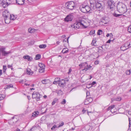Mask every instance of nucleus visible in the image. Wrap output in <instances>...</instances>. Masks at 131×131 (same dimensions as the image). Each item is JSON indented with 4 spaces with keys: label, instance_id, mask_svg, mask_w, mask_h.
Here are the masks:
<instances>
[{
    "label": "nucleus",
    "instance_id": "obj_1",
    "mask_svg": "<svg viewBox=\"0 0 131 131\" xmlns=\"http://www.w3.org/2000/svg\"><path fill=\"white\" fill-rule=\"evenodd\" d=\"M117 10L120 13H125L127 11V9L126 5L122 3L117 5Z\"/></svg>",
    "mask_w": 131,
    "mask_h": 131
},
{
    "label": "nucleus",
    "instance_id": "obj_2",
    "mask_svg": "<svg viewBox=\"0 0 131 131\" xmlns=\"http://www.w3.org/2000/svg\"><path fill=\"white\" fill-rule=\"evenodd\" d=\"M10 13L7 10L4 11L3 12V16L6 24H8L10 22Z\"/></svg>",
    "mask_w": 131,
    "mask_h": 131
},
{
    "label": "nucleus",
    "instance_id": "obj_3",
    "mask_svg": "<svg viewBox=\"0 0 131 131\" xmlns=\"http://www.w3.org/2000/svg\"><path fill=\"white\" fill-rule=\"evenodd\" d=\"M80 9L81 11L83 13H91L92 11L91 8L88 5L84 6L82 5L80 6Z\"/></svg>",
    "mask_w": 131,
    "mask_h": 131
},
{
    "label": "nucleus",
    "instance_id": "obj_4",
    "mask_svg": "<svg viewBox=\"0 0 131 131\" xmlns=\"http://www.w3.org/2000/svg\"><path fill=\"white\" fill-rule=\"evenodd\" d=\"M107 4L108 8L111 10H113L115 8V4L113 0H107Z\"/></svg>",
    "mask_w": 131,
    "mask_h": 131
},
{
    "label": "nucleus",
    "instance_id": "obj_5",
    "mask_svg": "<svg viewBox=\"0 0 131 131\" xmlns=\"http://www.w3.org/2000/svg\"><path fill=\"white\" fill-rule=\"evenodd\" d=\"M65 5L68 9L72 10L74 9L75 6L74 3L72 1L68 2L66 3Z\"/></svg>",
    "mask_w": 131,
    "mask_h": 131
},
{
    "label": "nucleus",
    "instance_id": "obj_6",
    "mask_svg": "<svg viewBox=\"0 0 131 131\" xmlns=\"http://www.w3.org/2000/svg\"><path fill=\"white\" fill-rule=\"evenodd\" d=\"M12 3L11 0H3L1 3V5L4 8H5L11 4Z\"/></svg>",
    "mask_w": 131,
    "mask_h": 131
},
{
    "label": "nucleus",
    "instance_id": "obj_7",
    "mask_svg": "<svg viewBox=\"0 0 131 131\" xmlns=\"http://www.w3.org/2000/svg\"><path fill=\"white\" fill-rule=\"evenodd\" d=\"M40 94L38 92H34L32 94V97L33 99H35L37 101L40 100Z\"/></svg>",
    "mask_w": 131,
    "mask_h": 131
},
{
    "label": "nucleus",
    "instance_id": "obj_8",
    "mask_svg": "<svg viewBox=\"0 0 131 131\" xmlns=\"http://www.w3.org/2000/svg\"><path fill=\"white\" fill-rule=\"evenodd\" d=\"M5 48H2L0 49V51L1 52L2 55L3 56H8L9 54L11 53L10 51H5Z\"/></svg>",
    "mask_w": 131,
    "mask_h": 131
},
{
    "label": "nucleus",
    "instance_id": "obj_9",
    "mask_svg": "<svg viewBox=\"0 0 131 131\" xmlns=\"http://www.w3.org/2000/svg\"><path fill=\"white\" fill-rule=\"evenodd\" d=\"M95 5L98 10L101 11L102 10L103 6L101 3L97 2L96 3Z\"/></svg>",
    "mask_w": 131,
    "mask_h": 131
},
{
    "label": "nucleus",
    "instance_id": "obj_10",
    "mask_svg": "<svg viewBox=\"0 0 131 131\" xmlns=\"http://www.w3.org/2000/svg\"><path fill=\"white\" fill-rule=\"evenodd\" d=\"M108 18L106 17H104L102 18L100 20V24H102V25H104L108 23V20L107 19Z\"/></svg>",
    "mask_w": 131,
    "mask_h": 131
},
{
    "label": "nucleus",
    "instance_id": "obj_11",
    "mask_svg": "<svg viewBox=\"0 0 131 131\" xmlns=\"http://www.w3.org/2000/svg\"><path fill=\"white\" fill-rule=\"evenodd\" d=\"M73 15L71 14H69L66 17L64 18V21L66 22L71 21L73 19Z\"/></svg>",
    "mask_w": 131,
    "mask_h": 131
},
{
    "label": "nucleus",
    "instance_id": "obj_12",
    "mask_svg": "<svg viewBox=\"0 0 131 131\" xmlns=\"http://www.w3.org/2000/svg\"><path fill=\"white\" fill-rule=\"evenodd\" d=\"M82 21L80 20L78 22L75 24V25H77V26H74V28H79L80 27V26H84L82 23Z\"/></svg>",
    "mask_w": 131,
    "mask_h": 131
},
{
    "label": "nucleus",
    "instance_id": "obj_13",
    "mask_svg": "<svg viewBox=\"0 0 131 131\" xmlns=\"http://www.w3.org/2000/svg\"><path fill=\"white\" fill-rule=\"evenodd\" d=\"M88 63L86 62L81 63L79 65V66L80 67V69L82 71V69H83L84 67H86Z\"/></svg>",
    "mask_w": 131,
    "mask_h": 131
},
{
    "label": "nucleus",
    "instance_id": "obj_14",
    "mask_svg": "<svg viewBox=\"0 0 131 131\" xmlns=\"http://www.w3.org/2000/svg\"><path fill=\"white\" fill-rule=\"evenodd\" d=\"M92 67L90 65H88V64L86 67H85L83 69H82V71L84 72H85L87 71L90 70Z\"/></svg>",
    "mask_w": 131,
    "mask_h": 131
},
{
    "label": "nucleus",
    "instance_id": "obj_15",
    "mask_svg": "<svg viewBox=\"0 0 131 131\" xmlns=\"http://www.w3.org/2000/svg\"><path fill=\"white\" fill-rule=\"evenodd\" d=\"M34 73L33 71H32L29 68H27L26 69V73L28 75H32Z\"/></svg>",
    "mask_w": 131,
    "mask_h": 131
},
{
    "label": "nucleus",
    "instance_id": "obj_16",
    "mask_svg": "<svg viewBox=\"0 0 131 131\" xmlns=\"http://www.w3.org/2000/svg\"><path fill=\"white\" fill-rule=\"evenodd\" d=\"M23 58L24 59H27L28 61H31L32 59L31 57L27 55L24 56Z\"/></svg>",
    "mask_w": 131,
    "mask_h": 131
},
{
    "label": "nucleus",
    "instance_id": "obj_17",
    "mask_svg": "<svg viewBox=\"0 0 131 131\" xmlns=\"http://www.w3.org/2000/svg\"><path fill=\"white\" fill-rule=\"evenodd\" d=\"M16 3L18 5H22L24 4V0H16Z\"/></svg>",
    "mask_w": 131,
    "mask_h": 131
},
{
    "label": "nucleus",
    "instance_id": "obj_18",
    "mask_svg": "<svg viewBox=\"0 0 131 131\" xmlns=\"http://www.w3.org/2000/svg\"><path fill=\"white\" fill-rule=\"evenodd\" d=\"M60 79L59 78H55L54 81L53 82V84H57L58 82L59 83L60 81Z\"/></svg>",
    "mask_w": 131,
    "mask_h": 131
},
{
    "label": "nucleus",
    "instance_id": "obj_19",
    "mask_svg": "<svg viewBox=\"0 0 131 131\" xmlns=\"http://www.w3.org/2000/svg\"><path fill=\"white\" fill-rule=\"evenodd\" d=\"M90 1L91 5H93V6H94L97 2L96 0H90Z\"/></svg>",
    "mask_w": 131,
    "mask_h": 131
},
{
    "label": "nucleus",
    "instance_id": "obj_20",
    "mask_svg": "<svg viewBox=\"0 0 131 131\" xmlns=\"http://www.w3.org/2000/svg\"><path fill=\"white\" fill-rule=\"evenodd\" d=\"M65 83V81H64L63 79H62L61 81H59V86H61V85H64Z\"/></svg>",
    "mask_w": 131,
    "mask_h": 131
},
{
    "label": "nucleus",
    "instance_id": "obj_21",
    "mask_svg": "<svg viewBox=\"0 0 131 131\" xmlns=\"http://www.w3.org/2000/svg\"><path fill=\"white\" fill-rule=\"evenodd\" d=\"M56 92L58 95H62L63 94L62 92L60 90H57Z\"/></svg>",
    "mask_w": 131,
    "mask_h": 131
},
{
    "label": "nucleus",
    "instance_id": "obj_22",
    "mask_svg": "<svg viewBox=\"0 0 131 131\" xmlns=\"http://www.w3.org/2000/svg\"><path fill=\"white\" fill-rule=\"evenodd\" d=\"M69 51V49L67 48H64L62 50V52L63 53H65L68 52Z\"/></svg>",
    "mask_w": 131,
    "mask_h": 131
},
{
    "label": "nucleus",
    "instance_id": "obj_23",
    "mask_svg": "<svg viewBox=\"0 0 131 131\" xmlns=\"http://www.w3.org/2000/svg\"><path fill=\"white\" fill-rule=\"evenodd\" d=\"M113 15L114 17H120V16L123 15L122 14H117L115 12L113 13Z\"/></svg>",
    "mask_w": 131,
    "mask_h": 131
},
{
    "label": "nucleus",
    "instance_id": "obj_24",
    "mask_svg": "<svg viewBox=\"0 0 131 131\" xmlns=\"http://www.w3.org/2000/svg\"><path fill=\"white\" fill-rule=\"evenodd\" d=\"M38 66L40 67V68H45V65L41 63H39Z\"/></svg>",
    "mask_w": 131,
    "mask_h": 131
},
{
    "label": "nucleus",
    "instance_id": "obj_25",
    "mask_svg": "<svg viewBox=\"0 0 131 131\" xmlns=\"http://www.w3.org/2000/svg\"><path fill=\"white\" fill-rule=\"evenodd\" d=\"M49 80L45 79L42 80L41 81V82L43 84H46L48 83L49 82Z\"/></svg>",
    "mask_w": 131,
    "mask_h": 131
},
{
    "label": "nucleus",
    "instance_id": "obj_26",
    "mask_svg": "<svg viewBox=\"0 0 131 131\" xmlns=\"http://www.w3.org/2000/svg\"><path fill=\"white\" fill-rule=\"evenodd\" d=\"M100 48H97L96 50H97V51L99 53H102V49L103 48L102 47H100Z\"/></svg>",
    "mask_w": 131,
    "mask_h": 131
},
{
    "label": "nucleus",
    "instance_id": "obj_27",
    "mask_svg": "<svg viewBox=\"0 0 131 131\" xmlns=\"http://www.w3.org/2000/svg\"><path fill=\"white\" fill-rule=\"evenodd\" d=\"M41 58V55L40 54H38L36 56L35 59L36 60L39 59Z\"/></svg>",
    "mask_w": 131,
    "mask_h": 131
},
{
    "label": "nucleus",
    "instance_id": "obj_28",
    "mask_svg": "<svg viewBox=\"0 0 131 131\" xmlns=\"http://www.w3.org/2000/svg\"><path fill=\"white\" fill-rule=\"evenodd\" d=\"M10 20H14L16 18H15L14 17V15H11L10 14Z\"/></svg>",
    "mask_w": 131,
    "mask_h": 131
},
{
    "label": "nucleus",
    "instance_id": "obj_29",
    "mask_svg": "<svg viewBox=\"0 0 131 131\" xmlns=\"http://www.w3.org/2000/svg\"><path fill=\"white\" fill-rule=\"evenodd\" d=\"M13 85L12 84H10L9 85H7L5 87V89H9L11 88H13Z\"/></svg>",
    "mask_w": 131,
    "mask_h": 131
},
{
    "label": "nucleus",
    "instance_id": "obj_30",
    "mask_svg": "<svg viewBox=\"0 0 131 131\" xmlns=\"http://www.w3.org/2000/svg\"><path fill=\"white\" fill-rule=\"evenodd\" d=\"M46 45L45 44H41L40 45L39 47L40 48H45L46 47Z\"/></svg>",
    "mask_w": 131,
    "mask_h": 131
},
{
    "label": "nucleus",
    "instance_id": "obj_31",
    "mask_svg": "<svg viewBox=\"0 0 131 131\" xmlns=\"http://www.w3.org/2000/svg\"><path fill=\"white\" fill-rule=\"evenodd\" d=\"M122 50L124 51L128 49V48H127L124 46V45H123L120 48Z\"/></svg>",
    "mask_w": 131,
    "mask_h": 131
},
{
    "label": "nucleus",
    "instance_id": "obj_32",
    "mask_svg": "<svg viewBox=\"0 0 131 131\" xmlns=\"http://www.w3.org/2000/svg\"><path fill=\"white\" fill-rule=\"evenodd\" d=\"M58 100V99L57 98H55L53 100V102L52 103V105H54V104H55L56 103Z\"/></svg>",
    "mask_w": 131,
    "mask_h": 131
},
{
    "label": "nucleus",
    "instance_id": "obj_33",
    "mask_svg": "<svg viewBox=\"0 0 131 131\" xmlns=\"http://www.w3.org/2000/svg\"><path fill=\"white\" fill-rule=\"evenodd\" d=\"M45 71V68H40L39 70V72L40 73H42Z\"/></svg>",
    "mask_w": 131,
    "mask_h": 131
},
{
    "label": "nucleus",
    "instance_id": "obj_34",
    "mask_svg": "<svg viewBox=\"0 0 131 131\" xmlns=\"http://www.w3.org/2000/svg\"><path fill=\"white\" fill-rule=\"evenodd\" d=\"M39 113L38 112H35L32 113V116L33 117H36L38 114Z\"/></svg>",
    "mask_w": 131,
    "mask_h": 131
},
{
    "label": "nucleus",
    "instance_id": "obj_35",
    "mask_svg": "<svg viewBox=\"0 0 131 131\" xmlns=\"http://www.w3.org/2000/svg\"><path fill=\"white\" fill-rule=\"evenodd\" d=\"M114 105H113L111 106H110L107 109V111H109L110 110H111V109H113L114 107Z\"/></svg>",
    "mask_w": 131,
    "mask_h": 131
},
{
    "label": "nucleus",
    "instance_id": "obj_36",
    "mask_svg": "<svg viewBox=\"0 0 131 131\" xmlns=\"http://www.w3.org/2000/svg\"><path fill=\"white\" fill-rule=\"evenodd\" d=\"M129 128L127 131H131V124H130V121L129 118Z\"/></svg>",
    "mask_w": 131,
    "mask_h": 131
},
{
    "label": "nucleus",
    "instance_id": "obj_37",
    "mask_svg": "<svg viewBox=\"0 0 131 131\" xmlns=\"http://www.w3.org/2000/svg\"><path fill=\"white\" fill-rule=\"evenodd\" d=\"M91 86L95 87L96 85V83L95 81H93L92 83H90Z\"/></svg>",
    "mask_w": 131,
    "mask_h": 131
},
{
    "label": "nucleus",
    "instance_id": "obj_38",
    "mask_svg": "<svg viewBox=\"0 0 131 131\" xmlns=\"http://www.w3.org/2000/svg\"><path fill=\"white\" fill-rule=\"evenodd\" d=\"M96 41L95 40H93L91 43V44L93 45L94 46H97L96 44Z\"/></svg>",
    "mask_w": 131,
    "mask_h": 131
},
{
    "label": "nucleus",
    "instance_id": "obj_39",
    "mask_svg": "<svg viewBox=\"0 0 131 131\" xmlns=\"http://www.w3.org/2000/svg\"><path fill=\"white\" fill-rule=\"evenodd\" d=\"M7 69V67L6 66L4 65L3 66V73L6 72V71Z\"/></svg>",
    "mask_w": 131,
    "mask_h": 131
},
{
    "label": "nucleus",
    "instance_id": "obj_40",
    "mask_svg": "<svg viewBox=\"0 0 131 131\" xmlns=\"http://www.w3.org/2000/svg\"><path fill=\"white\" fill-rule=\"evenodd\" d=\"M102 31L101 30H99L97 31V35H100L102 34Z\"/></svg>",
    "mask_w": 131,
    "mask_h": 131
},
{
    "label": "nucleus",
    "instance_id": "obj_41",
    "mask_svg": "<svg viewBox=\"0 0 131 131\" xmlns=\"http://www.w3.org/2000/svg\"><path fill=\"white\" fill-rule=\"evenodd\" d=\"M36 129V127L35 126H34L32 127L28 131H34V130Z\"/></svg>",
    "mask_w": 131,
    "mask_h": 131
},
{
    "label": "nucleus",
    "instance_id": "obj_42",
    "mask_svg": "<svg viewBox=\"0 0 131 131\" xmlns=\"http://www.w3.org/2000/svg\"><path fill=\"white\" fill-rule=\"evenodd\" d=\"M86 100L88 101L89 103H91L93 101V99L92 97H89L87 98Z\"/></svg>",
    "mask_w": 131,
    "mask_h": 131
},
{
    "label": "nucleus",
    "instance_id": "obj_43",
    "mask_svg": "<svg viewBox=\"0 0 131 131\" xmlns=\"http://www.w3.org/2000/svg\"><path fill=\"white\" fill-rule=\"evenodd\" d=\"M131 72V71L130 70H127L126 71L125 73L127 75H129L130 74Z\"/></svg>",
    "mask_w": 131,
    "mask_h": 131
},
{
    "label": "nucleus",
    "instance_id": "obj_44",
    "mask_svg": "<svg viewBox=\"0 0 131 131\" xmlns=\"http://www.w3.org/2000/svg\"><path fill=\"white\" fill-rule=\"evenodd\" d=\"M57 128H58V127H57L56 125H54L51 128V129L52 130H56L55 129Z\"/></svg>",
    "mask_w": 131,
    "mask_h": 131
},
{
    "label": "nucleus",
    "instance_id": "obj_45",
    "mask_svg": "<svg viewBox=\"0 0 131 131\" xmlns=\"http://www.w3.org/2000/svg\"><path fill=\"white\" fill-rule=\"evenodd\" d=\"M28 32L30 33H32L34 31V30L31 28H30L28 29Z\"/></svg>",
    "mask_w": 131,
    "mask_h": 131
},
{
    "label": "nucleus",
    "instance_id": "obj_46",
    "mask_svg": "<svg viewBox=\"0 0 131 131\" xmlns=\"http://www.w3.org/2000/svg\"><path fill=\"white\" fill-rule=\"evenodd\" d=\"M128 31L129 32L131 33V25L128 27Z\"/></svg>",
    "mask_w": 131,
    "mask_h": 131
},
{
    "label": "nucleus",
    "instance_id": "obj_47",
    "mask_svg": "<svg viewBox=\"0 0 131 131\" xmlns=\"http://www.w3.org/2000/svg\"><path fill=\"white\" fill-rule=\"evenodd\" d=\"M122 99L120 97H118L115 99V100L117 101H120Z\"/></svg>",
    "mask_w": 131,
    "mask_h": 131
},
{
    "label": "nucleus",
    "instance_id": "obj_48",
    "mask_svg": "<svg viewBox=\"0 0 131 131\" xmlns=\"http://www.w3.org/2000/svg\"><path fill=\"white\" fill-rule=\"evenodd\" d=\"M66 102V100L64 99H63L62 100V102L61 103V104H65Z\"/></svg>",
    "mask_w": 131,
    "mask_h": 131
},
{
    "label": "nucleus",
    "instance_id": "obj_49",
    "mask_svg": "<svg viewBox=\"0 0 131 131\" xmlns=\"http://www.w3.org/2000/svg\"><path fill=\"white\" fill-rule=\"evenodd\" d=\"M117 111V110L116 109H115V110L112 109L111 110V112L113 113H115Z\"/></svg>",
    "mask_w": 131,
    "mask_h": 131
},
{
    "label": "nucleus",
    "instance_id": "obj_50",
    "mask_svg": "<svg viewBox=\"0 0 131 131\" xmlns=\"http://www.w3.org/2000/svg\"><path fill=\"white\" fill-rule=\"evenodd\" d=\"M64 123L63 122H62L61 123H60L59 125L58 126V127L59 128L62 126L64 125Z\"/></svg>",
    "mask_w": 131,
    "mask_h": 131
},
{
    "label": "nucleus",
    "instance_id": "obj_51",
    "mask_svg": "<svg viewBox=\"0 0 131 131\" xmlns=\"http://www.w3.org/2000/svg\"><path fill=\"white\" fill-rule=\"evenodd\" d=\"M95 32L94 30L91 31L90 32V34L91 35H92L94 34Z\"/></svg>",
    "mask_w": 131,
    "mask_h": 131
},
{
    "label": "nucleus",
    "instance_id": "obj_52",
    "mask_svg": "<svg viewBox=\"0 0 131 131\" xmlns=\"http://www.w3.org/2000/svg\"><path fill=\"white\" fill-rule=\"evenodd\" d=\"M86 87L87 88H90L92 87V86H91V83H89V84H88L87 85Z\"/></svg>",
    "mask_w": 131,
    "mask_h": 131
},
{
    "label": "nucleus",
    "instance_id": "obj_53",
    "mask_svg": "<svg viewBox=\"0 0 131 131\" xmlns=\"http://www.w3.org/2000/svg\"><path fill=\"white\" fill-rule=\"evenodd\" d=\"M124 45V46H125L127 48H128H128H129L128 47V43H127V42H126Z\"/></svg>",
    "mask_w": 131,
    "mask_h": 131
},
{
    "label": "nucleus",
    "instance_id": "obj_54",
    "mask_svg": "<svg viewBox=\"0 0 131 131\" xmlns=\"http://www.w3.org/2000/svg\"><path fill=\"white\" fill-rule=\"evenodd\" d=\"M13 66V64H12L11 65H7V67L9 68H10Z\"/></svg>",
    "mask_w": 131,
    "mask_h": 131
},
{
    "label": "nucleus",
    "instance_id": "obj_55",
    "mask_svg": "<svg viewBox=\"0 0 131 131\" xmlns=\"http://www.w3.org/2000/svg\"><path fill=\"white\" fill-rule=\"evenodd\" d=\"M127 43L128 45V48L131 47V45H130V43L129 42L127 41Z\"/></svg>",
    "mask_w": 131,
    "mask_h": 131
},
{
    "label": "nucleus",
    "instance_id": "obj_56",
    "mask_svg": "<svg viewBox=\"0 0 131 131\" xmlns=\"http://www.w3.org/2000/svg\"><path fill=\"white\" fill-rule=\"evenodd\" d=\"M99 61L97 60V61H95L94 63H95V64L97 65V64H99Z\"/></svg>",
    "mask_w": 131,
    "mask_h": 131
},
{
    "label": "nucleus",
    "instance_id": "obj_57",
    "mask_svg": "<svg viewBox=\"0 0 131 131\" xmlns=\"http://www.w3.org/2000/svg\"><path fill=\"white\" fill-rule=\"evenodd\" d=\"M113 40H111L110 39H109L106 42V43H110V42L111 41H113Z\"/></svg>",
    "mask_w": 131,
    "mask_h": 131
},
{
    "label": "nucleus",
    "instance_id": "obj_58",
    "mask_svg": "<svg viewBox=\"0 0 131 131\" xmlns=\"http://www.w3.org/2000/svg\"><path fill=\"white\" fill-rule=\"evenodd\" d=\"M2 95L0 94V100H3L4 99V98L2 96Z\"/></svg>",
    "mask_w": 131,
    "mask_h": 131
},
{
    "label": "nucleus",
    "instance_id": "obj_59",
    "mask_svg": "<svg viewBox=\"0 0 131 131\" xmlns=\"http://www.w3.org/2000/svg\"><path fill=\"white\" fill-rule=\"evenodd\" d=\"M87 111V110H85L83 108V109L82 110V112H83V114H84Z\"/></svg>",
    "mask_w": 131,
    "mask_h": 131
},
{
    "label": "nucleus",
    "instance_id": "obj_60",
    "mask_svg": "<svg viewBox=\"0 0 131 131\" xmlns=\"http://www.w3.org/2000/svg\"><path fill=\"white\" fill-rule=\"evenodd\" d=\"M72 71V70L70 68V69H69V72H68V74H70L71 72V71Z\"/></svg>",
    "mask_w": 131,
    "mask_h": 131
},
{
    "label": "nucleus",
    "instance_id": "obj_61",
    "mask_svg": "<svg viewBox=\"0 0 131 131\" xmlns=\"http://www.w3.org/2000/svg\"><path fill=\"white\" fill-rule=\"evenodd\" d=\"M65 81H65H69V79L68 78H66L64 79V80H63Z\"/></svg>",
    "mask_w": 131,
    "mask_h": 131
},
{
    "label": "nucleus",
    "instance_id": "obj_62",
    "mask_svg": "<svg viewBox=\"0 0 131 131\" xmlns=\"http://www.w3.org/2000/svg\"><path fill=\"white\" fill-rule=\"evenodd\" d=\"M2 74V71L1 70H0V76Z\"/></svg>",
    "mask_w": 131,
    "mask_h": 131
},
{
    "label": "nucleus",
    "instance_id": "obj_63",
    "mask_svg": "<svg viewBox=\"0 0 131 131\" xmlns=\"http://www.w3.org/2000/svg\"><path fill=\"white\" fill-rule=\"evenodd\" d=\"M24 82V80H20V81H19V82L20 83H23V82Z\"/></svg>",
    "mask_w": 131,
    "mask_h": 131
},
{
    "label": "nucleus",
    "instance_id": "obj_64",
    "mask_svg": "<svg viewBox=\"0 0 131 131\" xmlns=\"http://www.w3.org/2000/svg\"><path fill=\"white\" fill-rule=\"evenodd\" d=\"M60 43V42L58 41H57L56 42V43L57 45H59Z\"/></svg>",
    "mask_w": 131,
    "mask_h": 131
}]
</instances>
